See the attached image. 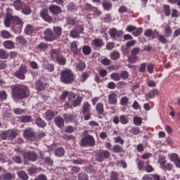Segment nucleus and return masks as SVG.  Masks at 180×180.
I'll use <instances>...</instances> for the list:
<instances>
[{"label": "nucleus", "mask_w": 180, "mask_h": 180, "mask_svg": "<svg viewBox=\"0 0 180 180\" xmlns=\"http://www.w3.org/2000/svg\"><path fill=\"white\" fill-rule=\"evenodd\" d=\"M64 119L63 117H61L60 116H56L53 122L56 124V126H57V127H58V129H63V127H64Z\"/></svg>", "instance_id": "412c9836"}, {"label": "nucleus", "mask_w": 180, "mask_h": 180, "mask_svg": "<svg viewBox=\"0 0 180 180\" xmlns=\"http://www.w3.org/2000/svg\"><path fill=\"white\" fill-rule=\"evenodd\" d=\"M110 58L111 60H119L120 58V53L117 51H113L110 54Z\"/></svg>", "instance_id": "4c0bfd02"}, {"label": "nucleus", "mask_w": 180, "mask_h": 180, "mask_svg": "<svg viewBox=\"0 0 180 180\" xmlns=\"http://www.w3.org/2000/svg\"><path fill=\"white\" fill-rule=\"evenodd\" d=\"M8 131V140H15L18 136V130L9 129Z\"/></svg>", "instance_id": "7c9ffc66"}, {"label": "nucleus", "mask_w": 180, "mask_h": 180, "mask_svg": "<svg viewBox=\"0 0 180 180\" xmlns=\"http://www.w3.org/2000/svg\"><path fill=\"white\" fill-rule=\"evenodd\" d=\"M77 23V18L73 17H68L66 19V25H70L71 26H75Z\"/></svg>", "instance_id": "79ce46f5"}, {"label": "nucleus", "mask_w": 180, "mask_h": 180, "mask_svg": "<svg viewBox=\"0 0 180 180\" xmlns=\"http://www.w3.org/2000/svg\"><path fill=\"white\" fill-rule=\"evenodd\" d=\"M172 34V28H171V26L167 25L165 27V37H171V35Z\"/></svg>", "instance_id": "49530a36"}, {"label": "nucleus", "mask_w": 180, "mask_h": 180, "mask_svg": "<svg viewBox=\"0 0 180 180\" xmlns=\"http://www.w3.org/2000/svg\"><path fill=\"white\" fill-rule=\"evenodd\" d=\"M63 117L66 123H77V115L74 114L63 113Z\"/></svg>", "instance_id": "9b49d317"}, {"label": "nucleus", "mask_w": 180, "mask_h": 180, "mask_svg": "<svg viewBox=\"0 0 180 180\" xmlns=\"http://www.w3.org/2000/svg\"><path fill=\"white\" fill-rule=\"evenodd\" d=\"M156 39H158V41L162 44H167L168 43V40L167 39V37L165 35L160 34V32H158V35L157 36Z\"/></svg>", "instance_id": "c9c22d12"}, {"label": "nucleus", "mask_w": 180, "mask_h": 180, "mask_svg": "<svg viewBox=\"0 0 180 180\" xmlns=\"http://www.w3.org/2000/svg\"><path fill=\"white\" fill-rule=\"evenodd\" d=\"M130 133L134 136H137V134H140V133H141V131L140 130V127H134L131 129Z\"/></svg>", "instance_id": "13d9d810"}, {"label": "nucleus", "mask_w": 180, "mask_h": 180, "mask_svg": "<svg viewBox=\"0 0 180 180\" xmlns=\"http://www.w3.org/2000/svg\"><path fill=\"white\" fill-rule=\"evenodd\" d=\"M146 167L145 168V171H146L148 173L154 172V167H153V166L150 165V160H147L146 162Z\"/></svg>", "instance_id": "4d7b16f0"}, {"label": "nucleus", "mask_w": 180, "mask_h": 180, "mask_svg": "<svg viewBox=\"0 0 180 180\" xmlns=\"http://www.w3.org/2000/svg\"><path fill=\"white\" fill-rule=\"evenodd\" d=\"M163 11L165 16H169L171 15V6H169V5H164Z\"/></svg>", "instance_id": "3c124183"}, {"label": "nucleus", "mask_w": 180, "mask_h": 180, "mask_svg": "<svg viewBox=\"0 0 180 180\" xmlns=\"http://www.w3.org/2000/svg\"><path fill=\"white\" fill-rule=\"evenodd\" d=\"M82 52L84 56H89L92 53V49L89 46H84L82 48Z\"/></svg>", "instance_id": "c03bdc74"}, {"label": "nucleus", "mask_w": 180, "mask_h": 180, "mask_svg": "<svg viewBox=\"0 0 180 180\" xmlns=\"http://www.w3.org/2000/svg\"><path fill=\"white\" fill-rule=\"evenodd\" d=\"M14 17L11 14H8L6 15L5 21H4V25L6 27H11V23L13 22Z\"/></svg>", "instance_id": "4be33fe9"}, {"label": "nucleus", "mask_w": 180, "mask_h": 180, "mask_svg": "<svg viewBox=\"0 0 180 180\" xmlns=\"http://www.w3.org/2000/svg\"><path fill=\"white\" fill-rule=\"evenodd\" d=\"M108 103H110V105L117 104V94H116V93L115 92L110 93L108 96Z\"/></svg>", "instance_id": "f3484780"}, {"label": "nucleus", "mask_w": 180, "mask_h": 180, "mask_svg": "<svg viewBox=\"0 0 180 180\" xmlns=\"http://www.w3.org/2000/svg\"><path fill=\"white\" fill-rule=\"evenodd\" d=\"M126 31L129 32V33L132 32V35L134 37H139V36H140V34H143V28L142 27L137 28V27H136L134 25L127 26V29H126Z\"/></svg>", "instance_id": "423d86ee"}, {"label": "nucleus", "mask_w": 180, "mask_h": 180, "mask_svg": "<svg viewBox=\"0 0 180 180\" xmlns=\"http://www.w3.org/2000/svg\"><path fill=\"white\" fill-rule=\"evenodd\" d=\"M89 77V75L88 74V72H84L80 76L79 81L80 82H85L86 79H88Z\"/></svg>", "instance_id": "338daca9"}, {"label": "nucleus", "mask_w": 180, "mask_h": 180, "mask_svg": "<svg viewBox=\"0 0 180 180\" xmlns=\"http://www.w3.org/2000/svg\"><path fill=\"white\" fill-rule=\"evenodd\" d=\"M25 74H27V67L25 65H21L18 70L15 72V76L18 79H25L26 78Z\"/></svg>", "instance_id": "39448f33"}, {"label": "nucleus", "mask_w": 180, "mask_h": 180, "mask_svg": "<svg viewBox=\"0 0 180 180\" xmlns=\"http://www.w3.org/2000/svg\"><path fill=\"white\" fill-rule=\"evenodd\" d=\"M4 47L7 50H12L13 49H15V43L11 40L5 41L4 42Z\"/></svg>", "instance_id": "c85d7f7f"}, {"label": "nucleus", "mask_w": 180, "mask_h": 180, "mask_svg": "<svg viewBox=\"0 0 180 180\" xmlns=\"http://www.w3.org/2000/svg\"><path fill=\"white\" fill-rule=\"evenodd\" d=\"M59 65H65L67 64V59L63 57V53L56 60Z\"/></svg>", "instance_id": "58836bf2"}, {"label": "nucleus", "mask_w": 180, "mask_h": 180, "mask_svg": "<svg viewBox=\"0 0 180 180\" xmlns=\"http://www.w3.org/2000/svg\"><path fill=\"white\" fill-rule=\"evenodd\" d=\"M65 149L63 147H58L55 149V155L56 157H64Z\"/></svg>", "instance_id": "393cba45"}, {"label": "nucleus", "mask_w": 180, "mask_h": 180, "mask_svg": "<svg viewBox=\"0 0 180 180\" xmlns=\"http://www.w3.org/2000/svg\"><path fill=\"white\" fill-rule=\"evenodd\" d=\"M40 16L45 22L48 23L53 22V18L49 15V10L47 8H44L40 11Z\"/></svg>", "instance_id": "9d476101"}, {"label": "nucleus", "mask_w": 180, "mask_h": 180, "mask_svg": "<svg viewBox=\"0 0 180 180\" xmlns=\"http://www.w3.org/2000/svg\"><path fill=\"white\" fill-rule=\"evenodd\" d=\"M47 86H49V84L47 83L44 82L40 79L36 81L35 89H37V91H43L44 88H47Z\"/></svg>", "instance_id": "dca6fc26"}, {"label": "nucleus", "mask_w": 180, "mask_h": 180, "mask_svg": "<svg viewBox=\"0 0 180 180\" xmlns=\"http://www.w3.org/2000/svg\"><path fill=\"white\" fill-rule=\"evenodd\" d=\"M109 157H110V152L108 150H101L96 153V160L99 162H102V161H103V158L108 159Z\"/></svg>", "instance_id": "6e6552de"}, {"label": "nucleus", "mask_w": 180, "mask_h": 180, "mask_svg": "<svg viewBox=\"0 0 180 180\" xmlns=\"http://www.w3.org/2000/svg\"><path fill=\"white\" fill-rule=\"evenodd\" d=\"M68 9L70 12H75L77 9V5H75L74 2H70L68 5Z\"/></svg>", "instance_id": "bf43d9fd"}, {"label": "nucleus", "mask_w": 180, "mask_h": 180, "mask_svg": "<svg viewBox=\"0 0 180 180\" xmlns=\"http://www.w3.org/2000/svg\"><path fill=\"white\" fill-rule=\"evenodd\" d=\"M32 122V116L25 115L21 117V123H29Z\"/></svg>", "instance_id": "774afa93"}, {"label": "nucleus", "mask_w": 180, "mask_h": 180, "mask_svg": "<svg viewBox=\"0 0 180 180\" xmlns=\"http://www.w3.org/2000/svg\"><path fill=\"white\" fill-rule=\"evenodd\" d=\"M12 96H14L15 99L22 101L30 96V91L27 86L17 84L12 89Z\"/></svg>", "instance_id": "f257e3e1"}, {"label": "nucleus", "mask_w": 180, "mask_h": 180, "mask_svg": "<svg viewBox=\"0 0 180 180\" xmlns=\"http://www.w3.org/2000/svg\"><path fill=\"white\" fill-rule=\"evenodd\" d=\"M96 110L98 115H103L105 112V107L103 106V104L102 103H97L96 105Z\"/></svg>", "instance_id": "c756f323"}, {"label": "nucleus", "mask_w": 180, "mask_h": 180, "mask_svg": "<svg viewBox=\"0 0 180 180\" xmlns=\"http://www.w3.org/2000/svg\"><path fill=\"white\" fill-rule=\"evenodd\" d=\"M37 47L40 51H46V50L49 49V44L44 42H41L38 44Z\"/></svg>", "instance_id": "09e8293b"}, {"label": "nucleus", "mask_w": 180, "mask_h": 180, "mask_svg": "<svg viewBox=\"0 0 180 180\" xmlns=\"http://www.w3.org/2000/svg\"><path fill=\"white\" fill-rule=\"evenodd\" d=\"M25 33L27 36H30L33 33V26L27 25L25 29Z\"/></svg>", "instance_id": "603ef678"}, {"label": "nucleus", "mask_w": 180, "mask_h": 180, "mask_svg": "<svg viewBox=\"0 0 180 180\" xmlns=\"http://www.w3.org/2000/svg\"><path fill=\"white\" fill-rule=\"evenodd\" d=\"M160 91L158 89H154L150 90L148 94H146V100L148 101V99H153V98H155V96H158Z\"/></svg>", "instance_id": "a211bd4d"}, {"label": "nucleus", "mask_w": 180, "mask_h": 180, "mask_svg": "<svg viewBox=\"0 0 180 180\" xmlns=\"http://www.w3.org/2000/svg\"><path fill=\"white\" fill-rule=\"evenodd\" d=\"M1 36L3 39H11L12 38V34L9 33L7 30H3L1 32Z\"/></svg>", "instance_id": "5fc2aeb1"}, {"label": "nucleus", "mask_w": 180, "mask_h": 180, "mask_svg": "<svg viewBox=\"0 0 180 180\" xmlns=\"http://www.w3.org/2000/svg\"><path fill=\"white\" fill-rule=\"evenodd\" d=\"M15 179V174L12 173H6L0 175V180H12Z\"/></svg>", "instance_id": "b1692460"}, {"label": "nucleus", "mask_w": 180, "mask_h": 180, "mask_svg": "<svg viewBox=\"0 0 180 180\" xmlns=\"http://www.w3.org/2000/svg\"><path fill=\"white\" fill-rule=\"evenodd\" d=\"M134 124L135 126H140L143 124V118L141 117L136 116L133 118Z\"/></svg>", "instance_id": "a18cd8bd"}, {"label": "nucleus", "mask_w": 180, "mask_h": 180, "mask_svg": "<svg viewBox=\"0 0 180 180\" xmlns=\"http://www.w3.org/2000/svg\"><path fill=\"white\" fill-rule=\"evenodd\" d=\"M160 168L163 169V171H172V168H174V165L172 163H165V165L162 166Z\"/></svg>", "instance_id": "de8ad7c7"}, {"label": "nucleus", "mask_w": 180, "mask_h": 180, "mask_svg": "<svg viewBox=\"0 0 180 180\" xmlns=\"http://www.w3.org/2000/svg\"><path fill=\"white\" fill-rule=\"evenodd\" d=\"M0 138L1 140H8L9 139V134L8 130H4L0 134Z\"/></svg>", "instance_id": "864d4df0"}, {"label": "nucleus", "mask_w": 180, "mask_h": 180, "mask_svg": "<svg viewBox=\"0 0 180 180\" xmlns=\"http://www.w3.org/2000/svg\"><path fill=\"white\" fill-rule=\"evenodd\" d=\"M22 156L25 161H32V162L37 161V159L39 158V155H37V153L32 150L23 152Z\"/></svg>", "instance_id": "20e7f679"}, {"label": "nucleus", "mask_w": 180, "mask_h": 180, "mask_svg": "<svg viewBox=\"0 0 180 180\" xmlns=\"http://www.w3.org/2000/svg\"><path fill=\"white\" fill-rule=\"evenodd\" d=\"M13 23H15V28L18 26V33H22V27H23V21L17 16H14Z\"/></svg>", "instance_id": "2eb2a0df"}, {"label": "nucleus", "mask_w": 180, "mask_h": 180, "mask_svg": "<svg viewBox=\"0 0 180 180\" xmlns=\"http://www.w3.org/2000/svg\"><path fill=\"white\" fill-rule=\"evenodd\" d=\"M103 8L104 11H110L112 9V3L108 1H103L102 3Z\"/></svg>", "instance_id": "f704fd0d"}, {"label": "nucleus", "mask_w": 180, "mask_h": 180, "mask_svg": "<svg viewBox=\"0 0 180 180\" xmlns=\"http://www.w3.org/2000/svg\"><path fill=\"white\" fill-rule=\"evenodd\" d=\"M136 44V40H131L130 41H128L126 44V48L124 49V53H125L126 54H129V49H130V47H133V46H134Z\"/></svg>", "instance_id": "473e14b6"}, {"label": "nucleus", "mask_w": 180, "mask_h": 180, "mask_svg": "<svg viewBox=\"0 0 180 180\" xmlns=\"http://www.w3.org/2000/svg\"><path fill=\"white\" fill-rule=\"evenodd\" d=\"M35 124L38 126V127H40L41 129H44L46 126H47V123L44 120L41 119V117H38L35 120Z\"/></svg>", "instance_id": "5701e85b"}, {"label": "nucleus", "mask_w": 180, "mask_h": 180, "mask_svg": "<svg viewBox=\"0 0 180 180\" xmlns=\"http://www.w3.org/2000/svg\"><path fill=\"white\" fill-rule=\"evenodd\" d=\"M8 58H9V53L4 49H0V59L8 60Z\"/></svg>", "instance_id": "e433bc0d"}, {"label": "nucleus", "mask_w": 180, "mask_h": 180, "mask_svg": "<svg viewBox=\"0 0 180 180\" xmlns=\"http://www.w3.org/2000/svg\"><path fill=\"white\" fill-rule=\"evenodd\" d=\"M24 4L22 0H15L13 1V6L16 11H22V8L24 6Z\"/></svg>", "instance_id": "a878e982"}, {"label": "nucleus", "mask_w": 180, "mask_h": 180, "mask_svg": "<svg viewBox=\"0 0 180 180\" xmlns=\"http://www.w3.org/2000/svg\"><path fill=\"white\" fill-rule=\"evenodd\" d=\"M53 34L55 35V37L57 40L58 37H60L61 34H63V29L60 28V27H54L53 28Z\"/></svg>", "instance_id": "bb28decb"}, {"label": "nucleus", "mask_w": 180, "mask_h": 180, "mask_svg": "<svg viewBox=\"0 0 180 180\" xmlns=\"http://www.w3.org/2000/svg\"><path fill=\"white\" fill-rule=\"evenodd\" d=\"M51 60H56L58 58H59L62 54L63 51L60 49H51L49 52Z\"/></svg>", "instance_id": "ddd939ff"}, {"label": "nucleus", "mask_w": 180, "mask_h": 180, "mask_svg": "<svg viewBox=\"0 0 180 180\" xmlns=\"http://www.w3.org/2000/svg\"><path fill=\"white\" fill-rule=\"evenodd\" d=\"M70 50H72V53L75 56L78 55V45L76 42L73 41L70 45Z\"/></svg>", "instance_id": "a19ab883"}, {"label": "nucleus", "mask_w": 180, "mask_h": 180, "mask_svg": "<svg viewBox=\"0 0 180 180\" xmlns=\"http://www.w3.org/2000/svg\"><path fill=\"white\" fill-rule=\"evenodd\" d=\"M112 151L117 154H119V153H123V146H120V145H115L112 147Z\"/></svg>", "instance_id": "8fccbe9b"}, {"label": "nucleus", "mask_w": 180, "mask_h": 180, "mask_svg": "<svg viewBox=\"0 0 180 180\" xmlns=\"http://www.w3.org/2000/svg\"><path fill=\"white\" fill-rule=\"evenodd\" d=\"M15 41L22 44L24 47H27V41L22 36H19L15 38Z\"/></svg>", "instance_id": "cd10ccee"}, {"label": "nucleus", "mask_w": 180, "mask_h": 180, "mask_svg": "<svg viewBox=\"0 0 180 180\" xmlns=\"http://www.w3.org/2000/svg\"><path fill=\"white\" fill-rule=\"evenodd\" d=\"M95 144V138L91 135H87L81 139L82 147H94Z\"/></svg>", "instance_id": "7ed1b4c3"}, {"label": "nucleus", "mask_w": 180, "mask_h": 180, "mask_svg": "<svg viewBox=\"0 0 180 180\" xmlns=\"http://www.w3.org/2000/svg\"><path fill=\"white\" fill-rule=\"evenodd\" d=\"M91 44L92 46H95V47H102V46H105V43L101 39H94Z\"/></svg>", "instance_id": "2f4dec72"}, {"label": "nucleus", "mask_w": 180, "mask_h": 180, "mask_svg": "<svg viewBox=\"0 0 180 180\" xmlns=\"http://www.w3.org/2000/svg\"><path fill=\"white\" fill-rule=\"evenodd\" d=\"M46 120H53L54 119V111L48 110L45 113Z\"/></svg>", "instance_id": "37998d69"}, {"label": "nucleus", "mask_w": 180, "mask_h": 180, "mask_svg": "<svg viewBox=\"0 0 180 180\" xmlns=\"http://www.w3.org/2000/svg\"><path fill=\"white\" fill-rule=\"evenodd\" d=\"M89 108H91V105H89V103L85 102L83 105V110L82 112L84 114L85 113H89Z\"/></svg>", "instance_id": "680f3d73"}, {"label": "nucleus", "mask_w": 180, "mask_h": 180, "mask_svg": "<svg viewBox=\"0 0 180 180\" xmlns=\"http://www.w3.org/2000/svg\"><path fill=\"white\" fill-rule=\"evenodd\" d=\"M21 11L24 15H30L32 13V8H30L29 6L25 4L22 6Z\"/></svg>", "instance_id": "ea45409f"}, {"label": "nucleus", "mask_w": 180, "mask_h": 180, "mask_svg": "<svg viewBox=\"0 0 180 180\" xmlns=\"http://www.w3.org/2000/svg\"><path fill=\"white\" fill-rule=\"evenodd\" d=\"M144 36L146 37H151V39L154 40V39H157V37L158 36V31H153L151 29L146 30L144 32Z\"/></svg>", "instance_id": "4468645a"}, {"label": "nucleus", "mask_w": 180, "mask_h": 180, "mask_svg": "<svg viewBox=\"0 0 180 180\" xmlns=\"http://www.w3.org/2000/svg\"><path fill=\"white\" fill-rule=\"evenodd\" d=\"M78 180H89L86 173L81 172L78 174Z\"/></svg>", "instance_id": "e2e57ef3"}, {"label": "nucleus", "mask_w": 180, "mask_h": 180, "mask_svg": "<svg viewBox=\"0 0 180 180\" xmlns=\"http://www.w3.org/2000/svg\"><path fill=\"white\" fill-rule=\"evenodd\" d=\"M74 79H75V78L74 77V73L72 70L65 69L61 72L60 81L63 84H72Z\"/></svg>", "instance_id": "f03ea898"}, {"label": "nucleus", "mask_w": 180, "mask_h": 180, "mask_svg": "<svg viewBox=\"0 0 180 180\" xmlns=\"http://www.w3.org/2000/svg\"><path fill=\"white\" fill-rule=\"evenodd\" d=\"M18 178L22 180H27L29 179V176L26 172L21 170L18 172Z\"/></svg>", "instance_id": "72a5a7b5"}, {"label": "nucleus", "mask_w": 180, "mask_h": 180, "mask_svg": "<svg viewBox=\"0 0 180 180\" xmlns=\"http://www.w3.org/2000/svg\"><path fill=\"white\" fill-rule=\"evenodd\" d=\"M85 63L82 61H79L76 64V68H77V70H79V71H84L85 70Z\"/></svg>", "instance_id": "052dcab7"}, {"label": "nucleus", "mask_w": 180, "mask_h": 180, "mask_svg": "<svg viewBox=\"0 0 180 180\" xmlns=\"http://www.w3.org/2000/svg\"><path fill=\"white\" fill-rule=\"evenodd\" d=\"M120 79H127V78H129V72H127V70H122L120 73Z\"/></svg>", "instance_id": "69168bd1"}, {"label": "nucleus", "mask_w": 180, "mask_h": 180, "mask_svg": "<svg viewBox=\"0 0 180 180\" xmlns=\"http://www.w3.org/2000/svg\"><path fill=\"white\" fill-rule=\"evenodd\" d=\"M169 158H170V161H172V162H174L176 168H180V159H179V156H178V154L172 153V155H170Z\"/></svg>", "instance_id": "aec40b11"}, {"label": "nucleus", "mask_w": 180, "mask_h": 180, "mask_svg": "<svg viewBox=\"0 0 180 180\" xmlns=\"http://www.w3.org/2000/svg\"><path fill=\"white\" fill-rule=\"evenodd\" d=\"M24 139L26 140H30V139H34V131L32 128H27L23 131Z\"/></svg>", "instance_id": "f8f14e48"}, {"label": "nucleus", "mask_w": 180, "mask_h": 180, "mask_svg": "<svg viewBox=\"0 0 180 180\" xmlns=\"http://www.w3.org/2000/svg\"><path fill=\"white\" fill-rule=\"evenodd\" d=\"M109 34L112 39V40H116V37H118V39H120V37H123V31L119 30L117 31V29L116 28H111L109 30Z\"/></svg>", "instance_id": "1a4fd4ad"}, {"label": "nucleus", "mask_w": 180, "mask_h": 180, "mask_svg": "<svg viewBox=\"0 0 180 180\" xmlns=\"http://www.w3.org/2000/svg\"><path fill=\"white\" fill-rule=\"evenodd\" d=\"M44 39L46 41H54L57 40L51 28H48L44 32Z\"/></svg>", "instance_id": "0eeeda50"}, {"label": "nucleus", "mask_w": 180, "mask_h": 180, "mask_svg": "<svg viewBox=\"0 0 180 180\" xmlns=\"http://www.w3.org/2000/svg\"><path fill=\"white\" fill-rule=\"evenodd\" d=\"M120 122L122 124H127V123H129V118L124 115H122L120 116Z\"/></svg>", "instance_id": "0e129e2a"}, {"label": "nucleus", "mask_w": 180, "mask_h": 180, "mask_svg": "<svg viewBox=\"0 0 180 180\" xmlns=\"http://www.w3.org/2000/svg\"><path fill=\"white\" fill-rule=\"evenodd\" d=\"M49 9L51 13L53 15H60V13H61V7L57 5L52 4L49 6Z\"/></svg>", "instance_id": "6ab92c4d"}, {"label": "nucleus", "mask_w": 180, "mask_h": 180, "mask_svg": "<svg viewBox=\"0 0 180 180\" xmlns=\"http://www.w3.org/2000/svg\"><path fill=\"white\" fill-rule=\"evenodd\" d=\"M110 77L113 81L117 82L120 81V73L119 72H112L110 75Z\"/></svg>", "instance_id": "6e6d98bb"}]
</instances>
